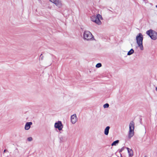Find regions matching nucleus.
Returning <instances> with one entry per match:
<instances>
[{
  "mask_svg": "<svg viewBox=\"0 0 157 157\" xmlns=\"http://www.w3.org/2000/svg\"><path fill=\"white\" fill-rule=\"evenodd\" d=\"M143 36L141 33H139L136 37V43L140 49L143 50L144 47L143 45Z\"/></svg>",
  "mask_w": 157,
  "mask_h": 157,
  "instance_id": "f257e3e1",
  "label": "nucleus"
},
{
  "mask_svg": "<svg viewBox=\"0 0 157 157\" xmlns=\"http://www.w3.org/2000/svg\"><path fill=\"white\" fill-rule=\"evenodd\" d=\"M102 19L101 16L99 14H97L96 16H92L91 17V20L98 25H100L101 24V22L100 20Z\"/></svg>",
  "mask_w": 157,
  "mask_h": 157,
  "instance_id": "f03ea898",
  "label": "nucleus"
},
{
  "mask_svg": "<svg viewBox=\"0 0 157 157\" xmlns=\"http://www.w3.org/2000/svg\"><path fill=\"white\" fill-rule=\"evenodd\" d=\"M135 124L133 121H131L129 124V131L128 132V137L130 139L134 135V129Z\"/></svg>",
  "mask_w": 157,
  "mask_h": 157,
  "instance_id": "7ed1b4c3",
  "label": "nucleus"
},
{
  "mask_svg": "<svg viewBox=\"0 0 157 157\" xmlns=\"http://www.w3.org/2000/svg\"><path fill=\"white\" fill-rule=\"evenodd\" d=\"M146 33L152 40H155L157 38V33L151 29L147 31Z\"/></svg>",
  "mask_w": 157,
  "mask_h": 157,
  "instance_id": "20e7f679",
  "label": "nucleus"
},
{
  "mask_svg": "<svg viewBox=\"0 0 157 157\" xmlns=\"http://www.w3.org/2000/svg\"><path fill=\"white\" fill-rule=\"evenodd\" d=\"M84 39L87 40H92L94 39L92 34L88 31H86L84 33Z\"/></svg>",
  "mask_w": 157,
  "mask_h": 157,
  "instance_id": "39448f33",
  "label": "nucleus"
},
{
  "mask_svg": "<svg viewBox=\"0 0 157 157\" xmlns=\"http://www.w3.org/2000/svg\"><path fill=\"white\" fill-rule=\"evenodd\" d=\"M54 126L55 128H58L59 131L61 130L63 128V125L60 121L56 122Z\"/></svg>",
  "mask_w": 157,
  "mask_h": 157,
  "instance_id": "423d86ee",
  "label": "nucleus"
},
{
  "mask_svg": "<svg viewBox=\"0 0 157 157\" xmlns=\"http://www.w3.org/2000/svg\"><path fill=\"white\" fill-rule=\"evenodd\" d=\"M71 122L73 124H75L77 121L78 118L75 114H74L71 116Z\"/></svg>",
  "mask_w": 157,
  "mask_h": 157,
  "instance_id": "0eeeda50",
  "label": "nucleus"
},
{
  "mask_svg": "<svg viewBox=\"0 0 157 157\" xmlns=\"http://www.w3.org/2000/svg\"><path fill=\"white\" fill-rule=\"evenodd\" d=\"M32 122H27L25 125V130H28L30 128L31 125L32 124Z\"/></svg>",
  "mask_w": 157,
  "mask_h": 157,
  "instance_id": "6e6552de",
  "label": "nucleus"
},
{
  "mask_svg": "<svg viewBox=\"0 0 157 157\" xmlns=\"http://www.w3.org/2000/svg\"><path fill=\"white\" fill-rule=\"evenodd\" d=\"M55 4L59 8H61L62 6V2L61 1L59 0H58Z\"/></svg>",
  "mask_w": 157,
  "mask_h": 157,
  "instance_id": "1a4fd4ad",
  "label": "nucleus"
},
{
  "mask_svg": "<svg viewBox=\"0 0 157 157\" xmlns=\"http://www.w3.org/2000/svg\"><path fill=\"white\" fill-rule=\"evenodd\" d=\"M110 128V127L109 126H108L106 127L105 128V129L104 130V134L105 135H108L109 134V129Z\"/></svg>",
  "mask_w": 157,
  "mask_h": 157,
  "instance_id": "9d476101",
  "label": "nucleus"
},
{
  "mask_svg": "<svg viewBox=\"0 0 157 157\" xmlns=\"http://www.w3.org/2000/svg\"><path fill=\"white\" fill-rule=\"evenodd\" d=\"M126 148L127 149L128 153L129 156H132L133 155V152L132 150L128 147H127Z\"/></svg>",
  "mask_w": 157,
  "mask_h": 157,
  "instance_id": "9b49d317",
  "label": "nucleus"
},
{
  "mask_svg": "<svg viewBox=\"0 0 157 157\" xmlns=\"http://www.w3.org/2000/svg\"><path fill=\"white\" fill-rule=\"evenodd\" d=\"M119 142V140H117L114 141L111 144L112 146H116Z\"/></svg>",
  "mask_w": 157,
  "mask_h": 157,
  "instance_id": "f8f14e48",
  "label": "nucleus"
},
{
  "mask_svg": "<svg viewBox=\"0 0 157 157\" xmlns=\"http://www.w3.org/2000/svg\"><path fill=\"white\" fill-rule=\"evenodd\" d=\"M134 52V51L133 49H131L128 53V55H130L132 54Z\"/></svg>",
  "mask_w": 157,
  "mask_h": 157,
  "instance_id": "ddd939ff",
  "label": "nucleus"
},
{
  "mask_svg": "<svg viewBox=\"0 0 157 157\" xmlns=\"http://www.w3.org/2000/svg\"><path fill=\"white\" fill-rule=\"evenodd\" d=\"M101 66V63H97L96 66V67L97 68H99Z\"/></svg>",
  "mask_w": 157,
  "mask_h": 157,
  "instance_id": "4468645a",
  "label": "nucleus"
},
{
  "mask_svg": "<svg viewBox=\"0 0 157 157\" xmlns=\"http://www.w3.org/2000/svg\"><path fill=\"white\" fill-rule=\"evenodd\" d=\"M109 105L108 103H106L103 105V107L105 108H107L109 107Z\"/></svg>",
  "mask_w": 157,
  "mask_h": 157,
  "instance_id": "2eb2a0df",
  "label": "nucleus"
},
{
  "mask_svg": "<svg viewBox=\"0 0 157 157\" xmlns=\"http://www.w3.org/2000/svg\"><path fill=\"white\" fill-rule=\"evenodd\" d=\"M58 0H50V1L51 2L55 4V3H56L57 2Z\"/></svg>",
  "mask_w": 157,
  "mask_h": 157,
  "instance_id": "dca6fc26",
  "label": "nucleus"
},
{
  "mask_svg": "<svg viewBox=\"0 0 157 157\" xmlns=\"http://www.w3.org/2000/svg\"><path fill=\"white\" fill-rule=\"evenodd\" d=\"M33 140V138L31 137L27 138V140L29 141H32Z\"/></svg>",
  "mask_w": 157,
  "mask_h": 157,
  "instance_id": "f3484780",
  "label": "nucleus"
},
{
  "mask_svg": "<svg viewBox=\"0 0 157 157\" xmlns=\"http://www.w3.org/2000/svg\"><path fill=\"white\" fill-rule=\"evenodd\" d=\"M124 149V147H123L121 149L119 150V152H121L123 151Z\"/></svg>",
  "mask_w": 157,
  "mask_h": 157,
  "instance_id": "a211bd4d",
  "label": "nucleus"
},
{
  "mask_svg": "<svg viewBox=\"0 0 157 157\" xmlns=\"http://www.w3.org/2000/svg\"><path fill=\"white\" fill-rule=\"evenodd\" d=\"M6 150H4V151H3V154H4V153L6 152Z\"/></svg>",
  "mask_w": 157,
  "mask_h": 157,
  "instance_id": "6ab92c4d",
  "label": "nucleus"
},
{
  "mask_svg": "<svg viewBox=\"0 0 157 157\" xmlns=\"http://www.w3.org/2000/svg\"><path fill=\"white\" fill-rule=\"evenodd\" d=\"M155 90L157 92V86L155 87Z\"/></svg>",
  "mask_w": 157,
  "mask_h": 157,
  "instance_id": "aec40b11",
  "label": "nucleus"
},
{
  "mask_svg": "<svg viewBox=\"0 0 157 157\" xmlns=\"http://www.w3.org/2000/svg\"><path fill=\"white\" fill-rule=\"evenodd\" d=\"M60 140H62V139H61V138H60Z\"/></svg>",
  "mask_w": 157,
  "mask_h": 157,
  "instance_id": "412c9836",
  "label": "nucleus"
},
{
  "mask_svg": "<svg viewBox=\"0 0 157 157\" xmlns=\"http://www.w3.org/2000/svg\"><path fill=\"white\" fill-rule=\"evenodd\" d=\"M60 140H62V139H61V138H60Z\"/></svg>",
  "mask_w": 157,
  "mask_h": 157,
  "instance_id": "4be33fe9",
  "label": "nucleus"
},
{
  "mask_svg": "<svg viewBox=\"0 0 157 157\" xmlns=\"http://www.w3.org/2000/svg\"><path fill=\"white\" fill-rule=\"evenodd\" d=\"M156 7L157 8V5L156 6Z\"/></svg>",
  "mask_w": 157,
  "mask_h": 157,
  "instance_id": "5701e85b",
  "label": "nucleus"
},
{
  "mask_svg": "<svg viewBox=\"0 0 157 157\" xmlns=\"http://www.w3.org/2000/svg\"><path fill=\"white\" fill-rule=\"evenodd\" d=\"M144 157H147L146 156H144Z\"/></svg>",
  "mask_w": 157,
  "mask_h": 157,
  "instance_id": "b1692460",
  "label": "nucleus"
}]
</instances>
